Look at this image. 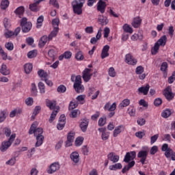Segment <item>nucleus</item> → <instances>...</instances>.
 I'll use <instances>...</instances> for the list:
<instances>
[{"mask_svg":"<svg viewBox=\"0 0 175 175\" xmlns=\"http://www.w3.org/2000/svg\"><path fill=\"white\" fill-rule=\"evenodd\" d=\"M147 155H148V152L147 150H141L137 154V157L141 158L140 162L142 165H144L146 159H147Z\"/></svg>","mask_w":175,"mask_h":175,"instance_id":"4468645a","label":"nucleus"},{"mask_svg":"<svg viewBox=\"0 0 175 175\" xmlns=\"http://www.w3.org/2000/svg\"><path fill=\"white\" fill-rule=\"evenodd\" d=\"M14 139H16V133L11 135L8 141L3 142L0 147L1 152H5L12 146V144L14 142Z\"/></svg>","mask_w":175,"mask_h":175,"instance_id":"39448f33","label":"nucleus"},{"mask_svg":"<svg viewBox=\"0 0 175 175\" xmlns=\"http://www.w3.org/2000/svg\"><path fill=\"white\" fill-rule=\"evenodd\" d=\"M6 117H8V111L6 109L1 111L0 112V123L3 122L6 120Z\"/></svg>","mask_w":175,"mask_h":175,"instance_id":"72a5a7b5","label":"nucleus"},{"mask_svg":"<svg viewBox=\"0 0 175 175\" xmlns=\"http://www.w3.org/2000/svg\"><path fill=\"white\" fill-rule=\"evenodd\" d=\"M44 21V17L43 16V15L40 16L37 19L36 28H40Z\"/></svg>","mask_w":175,"mask_h":175,"instance_id":"58836bf2","label":"nucleus"},{"mask_svg":"<svg viewBox=\"0 0 175 175\" xmlns=\"http://www.w3.org/2000/svg\"><path fill=\"white\" fill-rule=\"evenodd\" d=\"M21 30L23 33H28L32 29V23L28 21V18L24 17L21 19Z\"/></svg>","mask_w":175,"mask_h":175,"instance_id":"7ed1b4c3","label":"nucleus"},{"mask_svg":"<svg viewBox=\"0 0 175 175\" xmlns=\"http://www.w3.org/2000/svg\"><path fill=\"white\" fill-rule=\"evenodd\" d=\"M40 110H42V107L40 106H36L33 112L32 117H36L40 113Z\"/></svg>","mask_w":175,"mask_h":175,"instance_id":"4d7b16f0","label":"nucleus"},{"mask_svg":"<svg viewBox=\"0 0 175 175\" xmlns=\"http://www.w3.org/2000/svg\"><path fill=\"white\" fill-rule=\"evenodd\" d=\"M123 29L124 32H128L129 33H132V32H133V29H132V27H131L128 24L124 25Z\"/></svg>","mask_w":175,"mask_h":175,"instance_id":"09e8293b","label":"nucleus"},{"mask_svg":"<svg viewBox=\"0 0 175 175\" xmlns=\"http://www.w3.org/2000/svg\"><path fill=\"white\" fill-rule=\"evenodd\" d=\"M57 106V103L54 100H46V107L50 109V110H55V107Z\"/></svg>","mask_w":175,"mask_h":175,"instance_id":"cd10ccee","label":"nucleus"},{"mask_svg":"<svg viewBox=\"0 0 175 175\" xmlns=\"http://www.w3.org/2000/svg\"><path fill=\"white\" fill-rule=\"evenodd\" d=\"M9 0H2L1 3V8L2 10H6L9 8Z\"/></svg>","mask_w":175,"mask_h":175,"instance_id":"f704fd0d","label":"nucleus"},{"mask_svg":"<svg viewBox=\"0 0 175 175\" xmlns=\"http://www.w3.org/2000/svg\"><path fill=\"white\" fill-rule=\"evenodd\" d=\"M24 12H25V9L24 8L23 6H21L18 8L16 9V10L14 11V13H16V14H24Z\"/></svg>","mask_w":175,"mask_h":175,"instance_id":"3c124183","label":"nucleus"},{"mask_svg":"<svg viewBox=\"0 0 175 175\" xmlns=\"http://www.w3.org/2000/svg\"><path fill=\"white\" fill-rule=\"evenodd\" d=\"M135 158H136V152L132 151L127 152L124 157V162H126V163H129V161L131 160L133 161Z\"/></svg>","mask_w":175,"mask_h":175,"instance_id":"f8f14e48","label":"nucleus"},{"mask_svg":"<svg viewBox=\"0 0 175 175\" xmlns=\"http://www.w3.org/2000/svg\"><path fill=\"white\" fill-rule=\"evenodd\" d=\"M124 61L126 64L128 65H132L133 66H135V65L137 64V59H135V57L131 53L125 55Z\"/></svg>","mask_w":175,"mask_h":175,"instance_id":"1a4fd4ad","label":"nucleus"},{"mask_svg":"<svg viewBox=\"0 0 175 175\" xmlns=\"http://www.w3.org/2000/svg\"><path fill=\"white\" fill-rule=\"evenodd\" d=\"M91 76H92V74H91V69L85 68L83 70L82 75L84 81H85V83H88V81L91 80Z\"/></svg>","mask_w":175,"mask_h":175,"instance_id":"ddd939ff","label":"nucleus"},{"mask_svg":"<svg viewBox=\"0 0 175 175\" xmlns=\"http://www.w3.org/2000/svg\"><path fill=\"white\" fill-rule=\"evenodd\" d=\"M106 2L103 1V0H99L97 3V10L100 12L102 14L106 12Z\"/></svg>","mask_w":175,"mask_h":175,"instance_id":"9b49d317","label":"nucleus"},{"mask_svg":"<svg viewBox=\"0 0 175 175\" xmlns=\"http://www.w3.org/2000/svg\"><path fill=\"white\" fill-rule=\"evenodd\" d=\"M118 169H122V165L120 163L109 166L110 170H118Z\"/></svg>","mask_w":175,"mask_h":175,"instance_id":"4c0bfd02","label":"nucleus"},{"mask_svg":"<svg viewBox=\"0 0 175 175\" xmlns=\"http://www.w3.org/2000/svg\"><path fill=\"white\" fill-rule=\"evenodd\" d=\"M5 47L9 51H12L13 49H14V45L12 42H7L5 44Z\"/></svg>","mask_w":175,"mask_h":175,"instance_id":"052dcab7","label":"nucleus"},{"mask_svg":"<svg viewBox=\"0 0 175 175\" xmlns=\"http://www.w3.org/2000/svg\"><path fill=\"white\" fill-rule=\"evenodd\" d=\"M84 3H85V0H74L71 3L72 10L75 14L80 15L83 13Z\"/></svg>","mask_w":175,"mask_h":175,"instance_id":"f257e3e1","label":"nucleus"},{"mask_svg":"<svg viewBox=\"0 0 175 175\" xmlns=\"http://www.w3.org/2000/svg\"><path fill=\"white\" fill-rule=\"evenodd\" d=\"M38 75L40 77H42L43 79H46V77H49V74H47L46 72L44 71V70H40L38 71Z\"/></svg>","mask_w":175,"mask_h":175,"instance_id":"79ce46f5","label":"nucleus"},{"mask_svg":"<svg viewBox=\"0 0 175 175\" xmlns=\"http://www.w3.org/2000/svg\"><path fill=\"white\" fill-rule=\"evenodd\" d=\"M65 124H66V117L63 114L60 116L59 122L57 125L58 131H62L65 127Z\"/></svg>","mask_w":175,"mask_h":175,"instance_id":"9d476101","label":"nucleus"},{"mask_svg":"<svg viewBox=\"0 0 175 175\" xmlns=\"http://www.w3.org/2000/svg\"><path fill=\"white\" fill-rule=\"evenodd\" d=\"M98 20L100 25H107V24L109 23V19H107L106 16H103L102 15L98 16Z\"/></svg>","mask_w":175,"mask_h":175,"instance_id":"bb28decb","label":"nucleus"},{"mask_svg":"<svg viewBox=\"0 0 175 175\" xmlns=\"http://www.w3.org/2000/svg\"><path fill=\"white\" fill-rule=\"evenodd\" d=\"M159 137V134H156L150 137V144H154L158 138Z\"/></svg>","mask_w":175,"mask_h":175,"instance_id":"0e129e2a","label":"nucleus"},{"mask_svg":"<svg viewBox=\"0 0 175 175\" xmlns=\"http://www.w3.org/2000/svg\"><path fill=\"white\" fill-rule=\"evenodd\" d=\"M6 165H10V166H13L16 163V157H12L10 160L6 161Z\"/></svg>","mask_w":175,"mask_h":175,"instance_id":"338daca9","label":"nucleus"},{"mask_svg":"<svg viewBox=\"0 0 175 175\" xmlns=\"http://www.w3.org/2000/svg\"><path fill=\"white\" fill-rule=\"evenodd\" d=\"M33 133L34 134V136H36V137H37V136H43V129L38 128V122H33L31 124L29 131V135H32Z\"/></svg>","mask_w":175,"mask_h":175,"instance_id":"20e7f679","label":"nucleus"},{"mask_svg":"<svg viewBox=\"0 0 175 175\" xmlns=\"http://www.w3.org/2000/svg\"><path fill=\"white\" fill-rule=\"evenodd\" d=\"M73 87L77 94H81L84 91V86L81 85V76L77 75L75 77V82L74 83Z\"/></svg>","mask_w":175,"mask_h":175,"instance_id":"423d86ee","label":"nucleus"},{"mask_svg":"<svg viewBox=\"0 0 175 175\" xmlns=\"http://www.w3.org/2000/svg\"><path fill=\"white\" fill-rule=\"evenodd\" d=\"M117 107V104L116 103H113L111 105H110V103H107L104 109L105 110H107L108 111H110V113L108 114V117L109 118H111L116 114V112L114 110H116Z\"/></svg>","mask_w":175,"mask_h":175,"instance_id":"0eeeda50","label":"nucleus"},{"mask_svg":"<svg viewBox=\"0 0 175 175\" xmlns=\"http://www.w3.org/2000/svg\"><path fill=\"white\" fill-rule=\"evenodd\" d=\"M3 132L4 133V135L6 136V137H10V135H12V130L10 129H9L8 127H5L3 129Z\"/></svg>","mask_w":175,"mask_h":175,"instance_id":"c03bdc74","label":"nucleus"},{"mask_svg":"<svg viewBox=\"0 0 175 175\" xmlns=\"http://www.w3.org/2000/svg\"><path fill=\"white\" fill-rule=\"evenodd\" d=\"M75 59L77 61H83V59H84V55H83V52L81 51L77 52L75 54Z\"/></svg>","mask_w":175,"mask_h":175,"instance_id":"a19ab883","label":"nucleus"},{"mask_svg":"<svg viewBox=\"0 0 175 175\" xmlns=\"http://www.w3.org/2000/svg\"><path fill=\"white\" fill-rule=\"evenodd\" d=\"M144 72V68L142 66H139L135 69V73L136 75H142Z\"/></svg>","mask_w":175,"mask_h":175,"instance_id":"e2e57ef3","label":"nucleus"},{"mask_svg":"<svg viewBox=\"0 0 175 175\" xmlns=\"http://www.w3.org/2000/svg\"><path fill=\"white\" fill-rule=\"evenodd\" d=\"M106 124V118H100L98 120V126H103Z\"/></svg>","mask_w":175,"mask_h":175,"instance_id":"774afa93","label":"nucleus"},{"mask_svg":"<svg viewBox=\"0 0 175 175\" xmlns=\"http://www.w3.org/2000/svg\"><path fill=\"white\" fill-rule=\"evenodd\" d=\"M124 131V126L123 125H120L118 126L115 128L113 133V137H117L120 133H121Z\"/></svg>","mask_w":175,"mask_h":175,"instance_id":"4be33fe9","label":"nucleus"},{"mask_svg":"<svg viewBox=\"0 0 175 175\" xmlns=\"http://www.w3.org/2000/svg\"><path fill=\"white\" fill-rule=\"evenodd\" d=\"M100 38H102V29H99L96 37H93L91 38L90 40V43L92 44H95V43H96V42H98V40H99V39H100Z\"/></svg>","mask_w":175,"mask_h":175,"instance_id":"aec40b11","label":"nucleus"},{"mask_svg":"<svg viewBox=\"0 0 175 175\" xmlns=\"http://www.w3.org/2000/svg\"><path fill=\"white\" fill-rule=\"evenodd\" d=\"M37 54H38V52L36 51V50H33V51L28 52L27 57L29 58H35V57H36Z\"/></svg>","mask_w":175,"mask_h":175,"instance_id":"13d9d810","label":"nucleus"},{"mask_svg":"<svg viewBox=\"0 0 175 175\" xmlns=\"http://www.w3.org/2000/svg\"><path fill=\"white\" fill-rule=\"evenodd\" d=\"M83 140H84V138L81 137H77L75 140V146H77V147L81 146V144H83Z\"/></svg>","mask_w":175,"mask_h":175,"instance_id":"bf43d9fd","label":"nucleus"},{"mask_svg":"<svg viewBox=\"0 0 175 175\" xmlns=\"http://www.w3.org/2000/svg\"><path fill=\"white\" fill-rule=\"evenodd\" d=\"M36 147H40L41 144H43V140H44V137L43 135H38L36 137Z\"/></svg>","mask_w":175,"mask_h":175,"instance_id":"473e14b6","label":"nucleus"},{"mask_svg":"<svg viewBox=\"0 0 175 175\" xmlns=\"http://www.w3.org/2000/svg\"><path fill=\"white\" fill-rule=\"evenodd\" d=\"M107 159L109 161H111V162H113V163H116V162H118L120 161V156L116 154L114 152H110L107 155Z\"/></svg>","mask_w":175,"mask_h":175,"instance_id":"2eb2a0df","label":"nucleus"},{"mask_svg":"<svg viewBox=\"0 0 175 175\" xmlns=\"http://www.w3.org/2000/svg\"><path fill=\"white\" fill-rule=\"evenodd\" d=\"M174 80H175V71H174L172 74V76H170L168 78L169 84H173V83H174Z\"/></svg>","mask_w":175,"mask_h":175,"instance_id":"69168bd1","label":"nucleus"},{"mask_svg":"<svg viewBox=\"0 0 175 175\" xmlns=\"http://www.w3.org/2000/svg\"><path fill=\"white\" fill-rule=\"evenodd\" d=\"M38 5L39 4L36 3V2L34 1V3L29 5V9H30L31 12H34L35 13H36L39 12V10H40V7L38 6Z\"/></svg>","mask_w":175,"mask_h":175,"instance_id":"393cba45","label":"nucleus"},{"mask_svg":"<svg viewBox=\"0 0 175 175\" xmlns=\"http://www.w3.org/2000/svg\"><path fill=\"white\" fill-rule=\"evenodd\" d=\"M80 155L77 152H73L70 154V159L74 161L75 163H79V161H80Z\"/></svg>","mask_w":175,"mask_h":175,"instance_id":"412c9836","label":"nucleus"},{"mask_svg":"<svg viewBox=\"0 0 175 175\" xmlns=\"http://www.w3.org/2000/svg\"><path fill=\"white\" fill-rule=\"evenodd\" d=\"M167 41V38L166 37V36H161V38L159 39L158 41L154 44V47L151 50L152 55H156V54L159 51V46H165Z\"/></svg>","mask_w":175,"mask_h":175,"instance_id":"f03ea898","label":"nucleus"},{"mask_svg":"<svg viewBox=\"0 0 175 175\" xmlns=\"http://www.w3.org/2000/svg\"><path fill=\"white\" fill-rule=\"evenodd\" d=\"M33 68V66H32V64L28 63L25 64L24 66V69H25V72L27 75H29V73H31V72H32V69Z\"/></svg>","mask_w":175,"mask_h":175,"instance_id":"7c9ffc66","label":"nucleus"},{"mask_svg":"<svg viewBox=\"0 0 175 175\" xmlns=\"http://www.w3.org/2000/svg\"><path fill=\"white\" fill-rule=\"evenodd\" d=\"M48 55L51 58L52 61H54L55 59V51L54 49H50L48 51Z\"/></svg>","mask_w":175,"mask_h":175,"instance_id":"864d4df0","label":"nucleus"},{"mask_svg":"<svg viewBox=\"0 0 175 175\" xmlns=\"http://www.w3.org/2000/svg\"><path fill=\"white\" fill-rule=\"evenodd\" d=\"M38 88L40 94H44V92H46V88L44 86V83H43L42 82L38 83Z\"/></svg>","mask_w":175,"mask_h":175,"instance_id":"8fccbe9b","label":"nucleus"},{"mask_svg":"<svg viewBox=\"0 0 175 175\" xmlns=\"http://www.w3.org/2000/svg\"><path fill=\"white\" fill-rule=\"evenodd\" d=\"M135 166V161H132L131 162L129 163L128 165H125L122 170V173H126L128 170H129L131 167H133Z\"/></svg>","mask_w":175,"mask_h":175,"instance_id":"c756f323","label":"nucleus"},{"mask_svg":"<svg viewBox=\"0 0 175 175\" xmlns=\"http://www.w3.org/2000/svg\"><path fill=\"white\" fill-rule=\"evenodd\" d=\"M88 120H83L82 122L80 124V128L82 131V132H86L87 129L88 128Z\"/></svg>","mask_w":175,"mask_h":175,"instance_id":"a878e982","label":"nucleus"},{"mask_svg":"<svg viewBox=\"0 0 175 175\" xmlns=\"http://www.w3.org/2000/svg\"><path fill=\"white\" fill-rule=\"evenodd\" d=\"M131 104V100L128 98H126L122 101V103L119 105V109H122L123 107H126L129 106Z\"/></svg>","mask_w":175,"mask_h":175,"instance_id":"2f4dec72","label":"nucleus"},{"mask_svg":"<svg viewBox=\"0 0 175 175\" xmlns=\"http://www.w3.org/2000/svg\"><path fill=\"white\" fill-rule=\"evenodd\" d=\"M31 92L33 96H36L38 95V88H36V84L31 83Z\"/></svg>","mask_w":175,"mask_h":175,"instance_id":"e433bc0d","label":"nucleus"},{"mask_svg":"<svg viewBox=\"0 0 175 175\" xmlns=\"http://www.w3.org/2000/svg\"><path fill=\"white\" fill-rule=\"evenodd\" d=\"M142 18L140 16H137L133 18V22H132V26L134 28H139L142 24Z\"/></svg>","mask_w":175,"mask_h":175,"instance_id":"a211bd4d","label":"nucleus"},{"mask_svg":"<svg viewBox=\"0 0 175 175\" xmlns=\"http://www.w3.org/2000/svg\"><path fill=\"white\" fill-rule=\"evenodd\" d=\"M49 40V37L46 35L42 36L39 40L38 42V46L39 47H40L41 49H42V47L44 46H46V43H47V41Z\"/></svg>","mask_w":175,"mask_h":175,"instance_id":"6ab92c4d","label":"nucleus"},{"mask_svg":"<svg viewBox=\"0 0 175 175\" xmlns=\"http://www.w3.org/2000/svg\"><path fill=\"white\" fill-rule=\"evenodd\" d=\"M74 140H75V133H69L67 136V141L66 142V147H70Z\"/></svg>","mask_w":175,"mask_h":175,"instance_id":"dca6fc26","label":"nucleus"},{"mask_svg":"<svg viewBox=\"0 0 175 175\" xmlns=\"http://www.w3.org/2000/svg\"><path fill=\"white\" fill-rule=\"evenodd\" d=\"M57 91L59 94H64V92H66V87H65L64 85H60L58 86Z\"/></svg>","mask_w":175,"mask_h":175,"instance_id":"6e6d98bb","label":"nucleus"},{"mask_svg":"<svg viewBox=\"0 0 175 175\" xmlns=\"http://www.w3.org/2000/svg\"><path fill=\"white\" fill-rule=\"evenodd\" d=\"M4 36H5L6 39H9V38H12V36H14V32L12 31H9V29H5L4 33Z\"/></svg>","mask_w":175,"mask_h":175,"instance_id":"de8ad7c7","label":"nucleus"},{"mask_svg":"<svg viewBox=\"0 0 175 175\" xmlns=\"http://www.w3.org/2000/svg\"><path fill=\"white\" fill-rule=\"evenodd\" d=\"M148 91H150V85L148 84L138 89L139 94H143L144 95H147V94H148Z\"/></svg>","mask_w":175,"mask_h":175,"instance_id":"b1692460","label":"nucleus"},{"mask_svg":"<svg viewBox=\"0 0 175 175\" xmlns=\"http://www.w3.org/2000/svg\"><path fill=\"white\" fill-rule=\"evenodd\" d=\"M0 73H1V75H3V76H8V75H10V70L8 69V66H6V64H3L1 65Z\"/></svg>","mask_w":175,"mask_h":175,"instance_id":"5701e85b","label":"nucleus"},{"mask_svg":"<svg viewBox=\"0 0 175 175\" xmlns=\"http://www.w3.org/2000/svg\"><path fill=\"white\" fill-rule=\"evenodd\" d=\"M79 106V103L77 101H70L68 107V110H75Z\"/></svg>","mask_w":175,"mask_h":175,"instance_id":"ea45409f","label":"nucleus"},{"mask_svg":"<svg viewBox=\"0 0 175 175\" xmlns=\"http://www.w3.org/2000/svg\"><path fill=\"white\" fill-rule=\"evenodd\" d=\"M163 94L167 100H173L175 96V94L172 90L170 86L167 87L163 92Z\"/></svg>","mask_w":175,"mask_h":175,"instance_id":"6e6552de","label":"nucleus"},{"mask_svg":"<svg viewBox=\"0 0 175 175\" xmlns=\"http://www.w3.org/2000/svg\"><path fill=\"white\" fill-rule=\"evenodd\" d=\"M165 155L166 158H171V159H172V157H173V155H174V152L173 151V150H172V148L168 149L167 150H166L165 152Z\"/></svg>","mask_w":175,"mask_h":175,"instance_id":"a18cd8bd","label":"nucleus"},{"mask_svg":"<svg viewBox=\"0 0 175 175\" xmlns=\"http://www.w3.org/2000/svg\"><path fill=\"white\" fill-rule=\"evenodd\" d=\"M57 170H59V163H53L51 165L49 170H48L49 174H53Z\"/></svg>","mask_w":175,"mask_h":175,"instance_id":"f3484780","label":"nucleus"},{"mask_svg":"<svg viewBox=\"0 0 175 175\" xmlns=\"http://www.w3.org/2000/svg\"><path fill=\"white\" fill-rule=\"evenodd\" d=\"M57 114H58V111H55V110L53 111L49 120V122L51 123L54 120H55V117H57Z\"/></svg>","mask_w":175,"mask_h":175,"instance_id":"603ef678","label":"nucleus"},{"mask_svg":"<svg viewBox=\"0 0 175 175\" xmlns=\"http://www.w3.org/2000/svg\"><path fill=\"white\" fill-rule=\"evenodd\" d=\"M58 31H59V29L58 27H54L53 30L48 36L49 40H52L53 38H55V36H57V35L58 34Z\"/></svg>","mask_w":175,"mask_h":175,"instance_id":"c85d7f7f","label":"nucleus"},{"mask_svg":"<svg viewBox=\"0 0 175 175\" xmlns=\"http://www.w3.org/2000/svg\"><path fill=\"white\" fill-rule=\"evenodd\" d=\"M3 25L5 29H9L10 28V21L8 19V18H4Z\"/></svg>","mask_w":175,"mask_h":175,"instance_id":"680f3d73","label":"nucleus"},{"mask_svg":"<svg viewBox=\"0 0 175 175\" xmlns=\"http://www.w3.org/2000/svg\"><path fill=\"white\" fill-rule=\"evenodd\" d=\"M127 111L131 117H135V116H136V109L133 107H130L128 108Z\"/></svg>","mask_w":175,"mask_h":175,"instance_id":"37998d69","label":"nucleus"},{"mask_svg":"<svg viewBox=\"0 0 175 175\" xmlns=\"http://www.w3.org/2000/svg\"><path fill=\"white\" fill-rule=\"evenodd\" d=\"M170 116H172V111L169 109L164 110L161 113V117L163 118H167L170 117Z\"/></svg>","mask_w":175,"mask_h":175,"instance_id":"c9c22d12","label":"nucleus"},{"mask_svg":"<svg viewBox=\"0 0 175 175\" xmlns=\"http://www.w3.org/2000/svg\"><path fill=\"white\" fill-rule=\"evenodd\" d=\"M49 5H52V6L56 8V9H59V3H58V1L57 0H50Z\"/></svg>","mask_w":175,"mask_h":175,"instance_id":"5fc2aeb1","label":"nucleus"},{"mask_svg":"<svg viewBox=\"0 0 175 175\" xmlns=\"http://www.w3.org/2000/svg\"><path fill=\"white\" fill-rule=\"evenodd\" d=\"M79 114H80V111L79 109H72L70 114V117H71V118H76Z\"/></svg>","mask_w":175,"mask_h":175,"instance_id":"49530a36","label":"nucleus"}]
</instances>
